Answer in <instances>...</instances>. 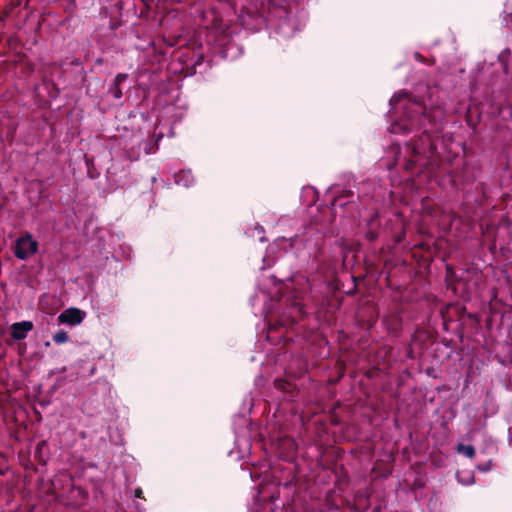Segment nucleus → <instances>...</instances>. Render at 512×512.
Here are the masks:
<instances>
[{
    "mask_svg": "<svg viewBox=\"0 0 512 512\" xmlns=\"http://www.w3.org/2000/svg\"><path fill=\"white\" fill-rule=\"evenodd\" d=\"M46 441H40L35 448L34 457L38 460L39 463L45 464V460L42 459V450L46 447Z\"/></svg>",
    "mask_w": 512,
    "mask_h": 512,
    "instance_id": "obj_11",
    "label": "nucleus"
},
{
    "mask_svg": "<svg viewBox=\"0 0 512 512\" xmlns=\"http://www.w3.org/2000/svg\"><path fill=\"white\" fill-rule=\"evenodd\" d=\"M479 469H480L481 471H484V472H485V471H488V470H489V467H488L487 465H484V466H479Z\"/></svg>",
    "mask_w": 512,
    "mask_h": 512,
    "instance_id": "obj_22",
    "label": "nucleus"
},
{
    "mask_svg": "<svg viewBox=\"0 0 512 512\" xmlns=\"http://www.w3.org/2000/svg\"><path fill=\"white\" fill-rule=\"evenodd\" d=\"M192 177L190 173L188 172H180L179 174L175 175V182L177 184H181L183 182L184 186H189V183L191 182Z\"/></svg>",
    "mask_w": 512,
    "mask_h": 512,
    "instance_id": "obj_9",
    "label": "nucleus"
},
{
    "mask_svg": "<svg viewBox=\"0 0 512 512\" xmlns=\"http://www.w3.org/2000/svg\"><path fill=\"white\" fill-rule=\"evenodd\" d=\"M127 79V74L119 73L114 78L113 84L120 86Z\"/></svg>",
    "mask_w": 512,
    "mask_h": 512,
    "instance_id": "obj_15",
    "label": "nucleus"
},
{
    "mask_svg": "<svg viewBox=\"0 0 512 512\" xmlns=\"http://www.w3.org/2000/svg\"><path fill=\"white\" fill-rule=\"evenodd\" d=\"M274 386L276 389H278L282 392H290L292 390L293 385L291 382H289L285 379L279 378L274 381Z\"/></svg>",
    "mask_w": 512,
    "mask_h": 512,
    "instance_id": "obj_7",
    "label": "nucleus"
},
{
    "mask_svg": "<svg viewBox=\"0 0 512 512\" xmlns=\"http://www.w3.org/2000/svg\"><path fill=\"white\" fill-rule=\"evenodd\" d=\"M408 357L412 358L413 357V351L412 349L410 348L409 351H408Z\"/></svg>",
    "mask_w": 512,
    "mask_h": 512,
    "instance_id": "obj_24",
    "label": "nucleus"
},
{
    "mask_svg": "<svg viewBox=\"0 0 512 512\" xmlns=\"http://www.w3.org/2000/svg\"><path fill=\"white\" fill-rule=\"evenodd\" d=\"M110 92L116 99H120L123 95L120 86L115 85V84H113L112 87L110 88Z\"/></svg>",
    "mask_w": 512,
    "mask_h": 512,
    "instance_id": "obj_14",
    "label": "nucleus"
},
{
    "mask_svg": "<svg viewBox=\"0 0 512 512\" xmlns=\"http://www.w3.org/2000/svg\"><path fill=\"white\" fill-rule=\"evenodd\" d=\"M414 58H415L416 61H418L420 63H423V64H426V65H433L435 63V59L434 58L427 59L423 55H421L419 52H415L414 53Z\"/></svg>",
    "mask_w": 512,
    "mask_h": 512,
    "instance_id": "obj_13",
    "label": "nucleus"
},
{
    "mask_svg": "<svg viewBox=\"0 0 512 512\" xmlns=\"http://www.w3.org/2000/svg\"><path fill=\"white\" fill-rule=\"evenodd\" d=\"M136 498H143V491L141 488H137L134 492Z\"/></svg>",
    "mask_w": 512,
    "mask_h": 512,
    "instance_id": "obj_19",
    "label": "nucleus"
},
{
    "mask_svg": "<svg viewBox=\"0 0 512 512\" xmlns=\"http://www.w3.org/2000/svg\"><path fill=\"white\" fill-rule=\"evenodd\" d=\"M310 290L308 278L303 275H297L285 284L281 296V303L285 305V310L278 315L275 323L269 320V329L276 330L277 327H290L305 316V306L307 293Z\"/></svg>",
    "mask_w": 512,
    "mask_h": 512,
    "instance_id": "obj_2",
    "label": "nucleus"
},
{
    "mask_svg": "<svg viewBox=\"0 0 512 512\" xmlns=\"http://www.w3.org/2000/svg\"><path fill=\"white\" fill-rule=\"evenodd\" d=\"M352 196H353V192L350 190H346L334 199V201L332 202V205L343 207L348 203L347 201H343V199L350 198Z\"/></svg>",
    "mask_w": 512,
    "mask_h": 512,
    "instance_id": "obj_8",
    "label": "nucleus"
},
{
    "mask_svg": "<svg viewBox=\"0 0 512 512\" xmlns=\"http://www.w3.org/2000/svg\"><path fill=\"white\" fill-rule=\"evenodd\" d=\"M38 250V243L29 233L19 237L15 241L14 254L20 260H25L34 255Z\"/></svg>",
    "mask_w": 512,
    "mask_h": 512,
    "instance_id": "obj_3",
    "label": "nucleus"
},
{
    "mask_svg": "<svg viewBox=\"0 0 512 512\" xmlns=\"http://www.w3.org/2000/svg\"><path fill=\"white\" fill-rule=\"evenodd\" d=\"M203 60V55H200L198 60L196 61V64H200V62Z\"/></svg>",
    "mask_w": 512,
    "mask_h": 512,
    "instance_id": "obj_23",
    "label": "nucleus"
},
{
    "mask_svg": "<svg viewBox=\"0 0 512 512\" xmlns=\"http://www.w3.org/2000/svg\"><path fill=\"white\" fill-rule=\"evenodd\" d=\"M85 161H86V165H87V168H88V173L90 174V168L89 166L92 164V160L88 159L87 157H85Z\"/></svg>",
    "mask_w": 512,
    "mask_h": 512,
    "instance_id": "obj_21",
    "label": "nucleus"
},
{
    "mask_svg": "<svg viewBox=\"0 0 512 512\" xmlns=\"http://www.w3.org/2000/svg\"><path fill=\"white\" fill-rule=\"evenodd\" d=\"M376 219H377V214H375L374 216L371 217V219L369 221V229L365 233V239L368 240L369 242H373L378 238V232L373 227L376 222Z\"/></svg>",
    "mask_w": 512,
    "mask_h": 512,
    "instance_id": "obj_6",
    "label": "nucleus"
},
{
    "mask_svg": "<svg viewBox=\"0 0 512 512\" xmlns=\"http://www.w3.org/2000/svg\"><path fill=\"white\" fill-rule=\"evenodd\" d=\"M0 458H3V455L0 453ZM4 474V471L3 470H0V475H3Z\"/></svg>",
    "mask_w": 512,
    "mask_h": 512,
    "instance_id": "obj_25",
    "label": "nucleus"
},
{
    "mask_svg": "<svg viewBox=\"0 0 512 512\" xmlns=\"http://www.w3.org/2000/svg\"><path fill=\"white\" fill-rule=\"evenodd\" d=\"M458 452L462 453L463 455H465L468 458H473L475 456V449L471 445L460 444L458 446Z\"/></svg>",
    "mask_w": 512,
    "mask_h": 512,
    "instance_id": "obj_10",
    "label": "nucleus"
},
{
    "mask_svg": "<svg viewBox=\"0 0 512 512\" xmlns=\"http://www.w3.org/2000/svg\"><path fill=\"white\" fill-rule=\"evenodd\" d=\"M85 318V312L80 310L79 308H68L64 310L58 316L57 320L60 324H70V325H78Z\"/></svg>",
    "mask_w": 512,
    "mask_h": 512,
    "instance_id": "obj_4",
    "label": "nucleus"
},
{
    "mask_svg": "<svg viewBox=\"0 0 512 512\" xmlns=\"http://www.w3.org/2000/svg\"><path fill=\"white\" fill-rule=\"evenodd\" d=\"M349 482V478H348V475L346 472L343 473V475H341L339 478H338V485H347Z\"/></svg>",
    "mask_w": 512,
    "mask_h": 512,
    "instance_id": "obj_16",
    "label": "nucleus"
},
{
    "mask_svg": "<svg viewBox=\"0 0 512 512\" xmlns=\"http://www.w3.org/2000/svg\"><path fill=\"white\" fill-rule=\"evenodd\" d=\"M23 350H26V347L20 348V350H19V354H22V353H23V352H22Z\"/></svg>",
    "mask_w": 512,
    "mask_h": 512,
    "instance_id": "obj_27",
    "label": "nucleus"
},
{
    "mask_svg": "<svg viewBox=\"0 0 512 512\" xmlns=\"http://www.w3.org/2000/svg\"><path fill=\"white\" fill-rule=\"evenodd\" d=\"M400 320L397 316L394 317L393 323H392V329L397 330L400 327Z\"/></svg>",
    "mask_w": 512,
    "mask_h": 512,
    "instance_id": "obj_17",
    "label": "nucleus"
},
{
    "mask_svg": "<svg viewBox=\"0 0 512 512\" xmlns=\"http://www.w3.org/2000/svg\"><path fill=\"white\" fill-rule=\"evenodd\" d=\"M53 341L56 344H64L69 341V336L64 330H60L53 335Z\"/></svg>",
    "mask_w": 512,
    "mask_h": 512,
    "instance_id": "obj_12",
    "label": "nucleus"
},
{
    "mask_svg": "<svg viewBox=\"0 0 512 512\" xmlns=\"http://www.w3.org/2000/svg\"><path fill=\"white\" fill-rule=\"evenodd\" d=\"M391 110L402 111L403 115L390 125L392 134H407L414 130L423 129L422 134L413 144L406 145L404 169L414 172L432 171L437 165V146L433 134L440 132L442 126L439 123L442 113L439 110H427L421 100L415 99L406 91L396 93L389 101Z\"/></svg>",
    "mask_w": 512,
    "mask_h": 512,
    "instance_id": "obj_1",
    "label": "nucleus"
},
{
    "mask_svg": "<svg viewBox=\"0 0 512 512\" xmlns=\"http://www.w3.org/2000/svg\"><path fill=\"white\" fill-rule=\"evenodd\" d=\"M23 350H26V347L20 348V350H19V354H22V353H23V352H22Z\"/></svg>",
    "mask_w": 512,
    "mask_h": 512,
    "instance_id": "obj_28",
    "label": "nucleus"
},
{
    "mask_svg": "<svg viewBox=\"0 0 512 512\" xmlns=\"http://www.w3.org/2000/svg\"><path fill=\"white\" fill-rule=\"evenodd\" d=\"M453 274H454V271H453L452 267L447 266V268H446V278L448 279Z\"/></svg>",
    "mask_w": 512,
    "mask_h": 512,
    "instance_id": "obj_20",
    "label": "nucleus"
},
{
    "mask_svg": "<svg viewBox=\"0 0 512 512\" xmlns=\"http://www.w3.org/2000/svg\"><path fill=\"white\" fill-rule=\"evenodd\" d=\"M23 350H26V347L20 348V350H19V354H22V353H23V352H22Z\"/></svg>",
    "mask_w": 512,
    "mask_h": 512,
    "instance_id": "obj_26",
    "label": "nucleus"
},
{
    "mask_svg": "<svg viewBox=\"0 0 512 512\" xmlns=\"http://www.w3.org/2000/svg\"><path fill=\"white\" fill-rule=\"evenodd\" d=\"M34 325L31 321H21L13 323L11 326V337L14 340H23L27 337V334L32 331Z\"/></svg>",
    "mask_w": 512,
    "mask_h": 512,
    "instance_id": "obj_5",
    "label": "nucleus"
},
{
    "mask_svg": "<svg viewBox=\"0 0 512 512\" xmlns=\"http://www.w3.org/2000/svg\"><path fill=\"white\" fill-rule=\"evenodd\" d=\"M76 490L82 498L87 497V492L82 487H77Z\"/></svg>",
    "mask_w": 512,
    "mask_h": 512,
    "instance_id": "obj_18",
    "label": "nucleus"
}]
</instances>
